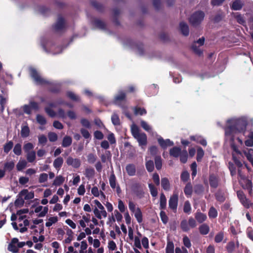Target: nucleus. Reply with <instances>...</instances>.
I'll use <instances>...</instances> for the list:
<instances>
[{
    "label": "nucleus",
    "mask_w": 253,
    "mask_h": 253,
    "mask_svg": "<svg viewBox=\"0 0 253 253\" xmlns=\"http://www.w3.org/2000/svg\"><path fill=\"white\" fill-rule=\"evenodd\" d=\"M30 75L37 84L40 85L48 84V90L53 93H59L61 90V84L58 83H50L42 78L36 69L32 68L30 70Z\"/></svg>",
    "instance_id": "f03ea898"
},
{
    "label": "nucleus",
    "mask_w": 253,
    "mask_h": 253,
    "mask_svg": "<svg viewBox=\"0 0 253 253\" xmlns=\"http://www.w3.org/2000/svg\"><path fill=\"white\" fill-rule=\"evenodd\" d=\"M241 203L247 209L253 208V203L251 200L248 199L246 196H243V198H242Z\"/></svg>",
    "instance_id": "7c9ffc66"
},
{
    "label": "nucleus",
    "mask_w": 253,
    "mask_h": 253,
    "mask_svg": "<svg viewBox=\"0 0 253 253\" xmlns=\"http://www.w3.org/2000/svg\"><path fill=\"white\" fill-rule=\"evenodd\" d=\"M191 211V207L190 202L186 201L184 204L183 211L186 213H189Z\"/></svg>",
    "instance_id": "e2e57ef3"
},
{
    "label": "nucleus",
    "mask_w": 253,
    "mask_h": 253,
    "mask_svg": "<svg viewBox=\"0 0 253 253\" xmlns=\"http://www.w3.org/2000/svg\"><path fill=\"white\" fill-rule=\"evenodd\" d=\"M13 147V142H12V141H8L3 145V149L4 153L6 154H8L9 152V151L12 149Z\"/></svg>",
    "instance_id": "f704fd0d"
},
{
    "label": "nucleus",
    "mask_w": 253,
    "mask_h": 253,
    "mask_svg": "<svg viewBox=\"0 0 253 253\" xmlns=\"http://www.w3.org/2000/svg\"><path fill=\"white\" fill-rule=\"evenodd\" d=\"M65 27V20L62 16L58 18L57 21L53 26L52 28L56 32L63 30Z\"/></svg>",
    "instance_id": "9d476101"
},
{
    "label": "nucleus",
    "mask_w": 253,
    "mask_h": 253,
    "mask_svg": "<svg viewBox=\"0 0 253 253\" xmlns=\"http://www.w3.org/2000/svg\"><path fill=\"white\" fill-rule=\"evenodd\" d=\"M44 110L46 114L51 118H54L56 115V113H55V112L50 107H45Z\"/></svg>",
    "instance_id": "69168bd1"
},
{
    "label": "nucleus",
    "mask_w": 253,
    "mask_h": 253,
    "mask_svg": "<svg viewBox=\"0 0 253 253\" xmlns=\"http://www.w3.org/2000/svg\"><path fill=\"white\" fill-rule=\"evenodd\" d=\"M205 13L199 10L194 12L189 18L190 23L194 27L199 26L205 17Z\"/></svg>",
    "instance_id": "7ed1b4c3"
},
{
    "label": "nucleus",
    "mask_w": 253,
    "mask_h": 253,
    "mask_svg": "<svg viewBox=\"0 0 253 253\" xmlns=\"http://www.w3.org/2000/svg\"><path fill=\"white\" fill-rule=\"evenodd\" d=\"M18 196L19 197H23L24 196V200H31L34 198V192L33 191L29 192L27 189H23L21 190Z\"/></svg>",
    "instance_id": "ddd939ff"
},
{
    "label": "nucleus",
    "mask_w": 253,
    "mask_h": 253,
    "mask_svg": "<svg viewBox=\"0 0 253 253\" xmlns=\"http://www.w3.org/2000/svg\"><path fill=\"white\" fill-rule=\"evenodd\" d=\"M174 245L172 241L168 240L166 248V253H174Z\"/></svg>",
    "instance_id": "e433bc0d"
},
{
    "label": "nucleus",
    "mask_w": 253,
    "mask_h": 253,
    "mask_svg": "<svg viewBox=\"0 0 253 253\" xmlns=\"http://www.w3.org/2000/svg\"><path fill=\"white\" fill-rule=\"evenodd\" d=\"M178 202V195L177 193H173L169 200V207L174 213L177 211Z\"/></svg>",
    "instance_id": "423d86ee"
},
{
    "label": "nucleus",
    "mask_w": 253,
    "mask_h": 253,
    "mask_svg": "<svg viewBox=\"0 0 253 253\" xmlns=\"http://www.w3.org/2000/svg\"><path fill=\"white\" fill-rule=\"evenodd\" d=\"M91 5L99 12H103L104 9L103 5L96 0L90 1Z\"/></svg>",
    "instance_id": "c756f323"
},
{
    "label": "nucleus",
    "mask_w": 253,
    "mask_h": 253,
    "mask_svg": "<svg viewBox=\"0 0 253 253\" xmlns=\"http://www.w3.org/2000/svg\"><path fill=\"white\" fill-rule=\"evenodd\" d=\"M93 24L98 29L102 30L106 29V24L105 22L99 19H95L93 21Z\"/></svg>",
    "instance_id": "a878e982"
},
{
    "label": "nucleus",
    "mask_w": 253,
    "mask_h": 253,
    "mask_svg": "<svg viewBox=\"0 0 253 253\" xmlns=\"http://www.w3.org/2000/svg\"><path fill=\"white\" fill-rule=\"evenodd\" d=\"M199 230L201 235H206L208 234L210 231L209 226L207 224L203 223L199 226Z\"/></svg>",
    "instance_id": "bb28decb"
},
{
    "label": "nucleus",
    "mask_w": 253,
    "mask_h": 253,
    "mask_svg": "<svg viewBox=\"0 0 253 253\" xmlns=\"http://www.w3.org/2000/svg\"><path fill=\"white\" fill-rule=\"evenodd\" d=\"M64 177L62 175H59L56 177L53 182V185L55 186H60L64 182Z\"/></svg>",
    "instance_id": "79ce46f5"
},
{
    "label": "nucleus",
    "mask_w": 253,
    "mask_h": 253,
    "mask_svg": "<svg viewBox=\"0 0 253 253\" xmlns=\"http://www.w3.org/2000/svg\"><path fill=\"white\" fill-rule=\"evenodd\" d=\"M195 218L199 223H203L207 220V216L205 213L197 211L195 214Z\"/></svg>",
    "instance_id": "dca6fc26"
},
{
    "label": "nucleus",
    "mask_w": 253,
    "mask_h": 253,
    "mask_svg": "<svg viewBox=\"0 0 253 253\" xmlns=\"http://www.w3.org/2000/svg\"><path fill=\"white\" fill-rule=\"evenodd\" d=\"M30 128L27 125L24 126H22L21 130V135L23 138L27 137L30 134Z\"/></svg>",
    "instance_id": "473e14b6"
},
{
    "label": "nucleus",
    "mask_w": 253,
    "mask_h": 253,
    "mask_svg": "<svg viewBox=\"0 0 253 253\" xmlns=\"http://www.w3.org/2000/svg\"><path fill=\"white\" fill-rule=\"evenodd\" d=\"M109 183L112 189L116 187V178L114 173L113 172L109 178Z\"/></svg>",
    "instance_id": "ea45409f"
},
{
    "label": "nucleus",
    "mask_w": 253,
    "mask_h": 253,
    "mask_svg": "<svg viewBox=\"0 0 253 253\" xmlns=\"http://www.w3.org/2000/svg\"><path fill=\"white\" fill-rule=\"evenodd\" d=\"M137 139L139 145L142 148L143 146H145L147 143V137L146 134L143 132L141 133V134L139 135L137 138H135Z\"/></svg>",
    "instance_id": "2eb2a0df"
},
{
    "label": "nucleus",
    "mask_w": 253,
    "mask_h": 253,
    "mask_svg": "<svg viewBox=\"0 0 253 253\" xmlns=\"http://www.w3.org/2000/svg\"><path fill=\"white\" fill-rule=\"evenodd\" d=\"M63 159L61 157H57L53 162V167L57 170H59L61 168L63 164Z\"/></svg>",
    "instance_id": "cd10ccee"
},
{
    "label": "nucleus",
    "mask_w": 253,
    "mask_h": 253,
    "mask_svg": "<svg viewBox=\"0 0 253 253\" xmlns=\"http://www.w3.org/2000/svg\"><path fill=\"white\" fill-rule=\"evenodd\" d=\"M180 228L183 232H188L190 230L188 223L186 219H183L181 221Z\"/></svg>",
    "instance_id": "37998d69"
},
{
    "label": "nucleus",
    "mask_w": 253,
    "mask_h": 253,
    "mask_svg": "<svg viewBox=\"0 0 253 253\" xmlns=\"http://www.w3.org/2000/svg\"><path fill=\"white\" fill-rule=\"evenodd\" d=\"M134 113L135 115H143L147 113V111L144 108L135 107L134 108Z\"/></svg>",
    "instance_id": "c03bdc74"
},
{
    "label": "nucleus",
    "mask_w": 253,
    "mask_h": 253,
    "mask_svg": "<svg viewBox=\"0 0 253 253\" xmlns=\"http://www.w3.org/2000/svg\"><path fill=\"white\" fill-rule=\"evenodd\" d=\"M184 192L187 197H190L193 192V186L191 182H188L184 188Z\"/></svg>",
    "instance_id": "5701e85b"
},
{
    "label": "nucleus",
    "mask_w": 253,
    "mask_h": 253,
    "mask_svg": "<svg viewBox=\"0 0 253 253\" xmlns=\"http://www.w3.org/2000/svg\"><path fill=\"white\" fill-rule=\"evenodd\" d=\"M160 216L162 222L165 224H167L168 222L169 218L166 212L162 210L160 213Z\"/></svg>",
    "instance_id": "bf43d9fd"
},
{
    "label": "nucleus",
    "mask_w": 253,
    "mask_h": 253,
    "mask_svg": "<svg viewBox=\"0 0 253 253\" xmlns=\"http://www.w3.org/2000/svg\"><path fill=\"white\" fill-rule=\"evenodd\" d=\"M58 221V218L57 216L50 217L48 219V221L45 223V226L46 227L51 226L52 224L57 222Z\"/></svg>",
    "instance_id": "0e129e2a"
},
{
    "label": "nucleus",
    "mask_w": 253,
    "mask_h": 253,
    "mask_svg": "<svg viewBox=\"0 0 253 253\" xmlns=\"http://www.w3.org/2000/svg\"><path fill=\"white\" fill-rule=\"evenodd\" d=\"M1 93H0V105L1 107V112H3L5 108V105L7 103L8 100V94L7 92L4 89L0 90Z\"/></svg>",
    "instance_id": "6e6552de"
},
{
    "label": "nucleus",
    "mask_w": 253,
    "mask_h": 253,
    "mask_svg": "<svg viewBox=\"0 0 253 253\" xmlns=\"http://www.w3.org/2000/svg\"><path fill=\"white\" fill-rule=\"evenodd\" d=\"M167 206V198L164 194L161 193L160 198V209L164 210L166 209Z\"/></svg>",
    "instance_id": "393cba45"
},
{
    "label": "nucleus",
    "mask_w": 253,
    "mask_h": 253,
    "mask_svg": "<svg viewBox=\"0 0 253 253\" xmlns=\"http://www.w3.org/2000/svg\"><path fill=\"white\" fill-rule=\"evenodd\" d=\"M204 155V151L201 147H199L197 149L196 160L197 162H201Z\"/></svg>",
    "instance_id": "3c124183"
},
{
    "label": "nucleus",
    "mask_w": 253,
    "mask_h": 253,
    "mask_svg": "<svg viewBox=\"0 0 253 253\" xmlns=\"http://www.w3.org/2000/svg\"><path fill=\"white\" fill-rule=\"evenodd\" d=\"M36 153L35 151H31L27 153V159L30 163H33L36 159Z\"/></svg>",
    "instance_id": "09e8293b"
},
{
    "label": "nucleus",
    "mask_w": 253,
    "mask_h": 253,
    "mask_svg": "<svg viewBox=\"0 0 253 253\" xmlns=\"http://www.w3.org/2000/svg\"><path fill=\"white\" fill-rule=\"evenodd\" d=\"M214 196L215 199L220 203H223L226 200L224 193L221 190H218Z\"/></svg>",
    "instance_id": "aec40b11"
},
{
    "label": "nucleus",
    "mask_w": 253,
    "mask_h": 253,
    "mask_svg": "<svg viewBox=\"0 0 253 253\" xmlns=\"http://www.w3.org/2000/svg\"><path fill=\"white\" fill-rule=\"evenodd\" d=\"M158 142L161 147L163 149H166L168 147L172 146L174 145L173 142L170 139H164L161 136L158 138Z\"/></svg>",
    "instance_id": "1a4fd4ad"
},
{
    "label": "nucleus",
    "mask_w": 253,
    "mask_h": 253,
    "mask_svg": "<svg viewBox=\"0 0 253 253\" xmlns=\"http://www.w3.org/2000/svg\"><path fill=\"white\" fill-rule=\"evenodd\" d=\"M179 29L181 34L184 36H188L189 34V29L188 25L184 22L179 23Z\"/></svg>",
    "instance_id": "f3484780"
},
{
    "label": "nucleus",
    "mask_w": 253,
    "mask_h": 253,
    "mask_svg": "<svg viewBox=\"0 0 253 253\" xmlns=\"http://www.w3.org/2000/svg\"><path fill=\"white\" fill-rule=\"evenodd\" d=\"M28 212H29V210L28 209H21V210L17 211V212H16V214L17 215L19 216V217L18 218V220L19 221H21L22 220H23L24 218H25L26 217V216L24 215V214H22L27 213Z\"/></svg>",
    "instance_id": "c9c22d12"
},
{
    "label": "nucleus",
    "mask_w": 253,
    "mask_h": 253,
    "mask_svg": "<svg viewBox=\"0 0 253 253\" xmlns=\"http://www.w3.org/2000/svg\"><path fill=\"white\" fill-rule=\"evenodd\" d=\"M131 189L136 196L139 199L144 197V192L142 185L139 183H134L131 185Z\"/></svg>",
    "instance_id": "0eeeda50"
},
{
    "label": "nucleus",
    "mask_w": 253,
    "mask_h": 253,
    "mask_svg": "<svg viewBox=\"0 0 253 253\" xmlns=\"http://www.w3.org/2000/svg\"><path fill=\"white\" fill-rule=\"evenodd\" d=\"M247 137L248 139L245 141V145L248 147L253 146V131H250Z\"/></svg>",
    "instance_id": "72a5a7b5"
},
{
    "label": "nucleus",
    "mask_w": 253,
    "mask_h": 253,
    "mask_svg": "<svg viewBox=\"0 0 253 253\" xmlns=\"http://www.w3.org/2000/svg\"><path fill=\"white\" fill-rule=\"evenodd\" d=\"M128 208L132 212L134 213V216L137 221L139 223H141L143 221L142 213L141 209L138 207L135 209V204L132 201L129 202Z\"/></svg>",
    "instance_id": "20e7f679"
},
{
    "label": "nucleus",
    "mask_w": 253,
    "mask_h": 253,
    "mask_svg": "<svg viewBox=\"0 0 253 253\" xmlns=\"http://www.w3.org/2000/svg\"><path fill=\"white\" fill-rule=\"evenodd\" d=\"M228 125L225 128V134L227 136H231V141L234 140V135L243 133L245 136L247 121L243 118L230 119L228 120Z\"/></svg>",
    "instance_id": "f257e3e1"
},
{
    "label": "nucleus",
    "mask_w": 253,
    "mask_h": 253,
    "mask_svg": "<svg viewBox=\"0 0 253 253\" xmlns=\"http://www.w3.org/2000/svg\"><path fill=\"white\" fill-rule=\"evenodd\" d=\"M155 164L157 170H160L162 167V160L160 156H156L155 157Z\"/></svg>",
    "instance_id": "a19ab883"
},
{
    "label": "nucleus",
    "mask_w": 253,
    "mask_h": 253,
    "mask_svg": "<svg viewBox=\"0 0 253 253\" xmlns=\"http://www.w3.org/2000/svg\"><path fill=\"white\" fill-rule=\"evenodd\" d=\"M66 162L68 166H71L75 169L79 168L81 164L80 159L78 158L74 159L70 156L67 158Z\"/></svg>",
    "instance_id": "9b49d317"
},
{
    "label": "nucleus",
    "mask_w": 253,
    "mask_h": 253,
    "mask_svg": "<svg viewBox=\"0 0 253 253\" xmlns=\"http://www.w3.org/2000/svg\"><path fill=\"white\" fill-rule=\"evenodd\" d=\"M126 93L124 91L121 90L115 96L113 102L115 104L122 108H124V106L122 103L126 102Z\"/></svg>",
    "instance_id": "39448f33"
},
{
    "label": "nucleus",
    "mask_w": 253,
    "mask_h": 253,
    "mask_svg": "<svg viewBox=\"0 0 253 253\" xmlns=\"http://www.w3.org/2000/svg\"><path fill=\"white\" fill-rule=\"evenodd\" d=\"M131 131L132 135L134 138H137V137L139 135L141 134V133H139V130L138 127H137V126L135 125H134L133 126H132Z\"/></svg>",
    "instance_id": "4d7b16f0"
},
{
    "label": "nucleus",
    "mask_w": 253,
    "mask_h": 253,
    "mask_svg": "<svg viewBox=\"0 0 253 253\" xmlns=\"http://www.w3.org/2000/svg\"><path fill=\"white\" fill-rule=\"evenodd\" d=\"M193 189L195 194L197 195H201L204 192V187L202 184H198L194 185Z\"/></svg>",
    "instance_id": "4c0bfd02"
},
{
    "label": "nucleus",
    "mask_w": 253,
    "mask_h": 253,
    "mask_svg": "<svg viewBox=\"0 0 253 253\" xmlns=\"http://www.w3.org/2000/svg\"><path fill=\"white\" fill-rule=\"evenodd\" d=\"M182 152L180 148L176 146L173 147L169 150L170 155L175 158L179 157Z\"/></svg>",
    "instance_id": "412c9836"
},
{
    "label": "nucleus",
    "mask_w": 253,
    "mask_h": 253,
    "mask_svg": "<svg viewBox=\"0 0 253 253\" xmlns=\"http://www.w3.org/2000/svg\"><path fill=\"white\" fill-rule=\"evenodd\" d=\"M148 187L149 188L150 193L152 196L153 197H156L158 195L157 189L152 183H149L148 184Z\"/></svg>",
    "instance_id": "8fccbe9b"
},
{
    "label": "nucleus",
    "mask_w": 253,
    "mask_h": 253,
    "mask_svg": "<svg viewBox=\"0 0 253 253\" xmlns=\"http://www.w3.org/2000/svg\"><path fill=\"white\" fill-rule=\"evenodd\" d=\"M127 173L129 176H134L136 173V167L133 164H128L126 168Z\"/></svg>",
    "instance_id": "b1692460"
},
{
    "label": "nucleus",
    "mask_w": 253,
    "mask_h": 253,
    "mask_svg": "<svg viewBox=\"0 0 253 253\" xmlns=\"http://www.w3.org/2000/svg\"><path fill=\"white\" fill-rule=\"evenodd\" d=\"M48 137L49 140L50 142H55L58 139V136H57V134L53 132H49L48 133Z\"/></svg>",
    "instance_id": "774afa93"
},
{
    "label": "nucleus",
    "mask_w": 253,
    "mask_h": 253,
    "mask_svg": "<svg viewBox=\"0 0 253 253\" xmlns=\"http://www.w3.org/2000/svg\"><path fill=\"white\" fill-rule=\"evenodd\" d=\"M15 201L14 205L16 207H21L23 206L24 204V199L22 198V197H19Z\"/></svg>",
    "instance_id": "680f3d73"
},
{
    "label": "nucleus",
    "mask_w": 253,
    "mask_h": 253,
    "mask_svg": "<svg viewBox=\"0 0 253 253\" xmlns=\"http://www.w3.org/2000/svg\"><path fill=\"white\" fill-rule=\"evenodd\" d=\"M161 186L163 189L166 191H168L170 189V184L169 181V180L167 177H163L161 179Z\"/></svg>",
    "instance_id": "4be33fe9"
},
{
    "label": "nucleus",
    "mask_w": 253,
    "mask_h": 253,
    "mask_svg": "<svg viewBox=\"0 0 253 253\" xmlns=\"http://www.w3.org/2000/svg\"><path fill=\"white\" fill-rule=\"evenodd\" d=\"M13 151L17 156H20L22 154L21 145L20 143H17L15 145Z\"/></svg>",
    "instance_id": "603ef678"
},
{
    "label": "nucleus",
    "mask_w": 253,
    "mask_h": 253,
    "mask_svg": "<svg viewBox=\"0 0 253 253\" xmlns=\"http://www.w3.org/2000/svg\"><path fill=\"white\" fill-rule=\"evenodd\" d=\"M36 120L37 122L41 125H45L46 124V119L40 114L37 115Z\"/></svg>",
    "instance_id": "6e6d98bb"
},
{
    "label": "nucleus",
    "mask_w": 253,
    "mask_h": 253,
    "mask_svg": "<svg viewBox=\"0 0 253 253\" xmlns=\"http://www.w3.org/2000/svg\"><path fill=\"white\" fill-rule=\"evenodd\" d=\"M232 15L234 18L236 20L237 22L243 26H245L246 24L245 19H244L243 15L239 12L232 13Z\"/></svg>",
    "instance_id": "6ab92c4d"
},
{
    "label": "nucleus",
    "mask_w": 253,
    "mask_h": 253,
    "mask_svg": "<svg viewBox=\"0 0 253 253\" xmlns=\"http://www.w3.org/2000/svg\"><path fill=\"white\" fill-rule=\"evenodd\" d=\"M226 249L228 253H233L235 249V243L233 241L228 242L226 245Z\"/></svg>",
    "instance_id": "49530a36"
},
{
    "label": "nucleus",
    "mask_w": 253,
    "mask_h": 253,
    "mask_svg": "<svg viewBox=\"0 0 253 253\" xmlns=\"http://www.w3.org/2000/svg\"><path fill=\"white\" fill-rule=\"evenodd\" d=\"M18 242V239L17 238H13L11 239L10 243L8 244L7 250L12 252V253H18L19 250L17 246L15 244Z\"/></svg>",
    "instance_id": "f8f14e48"
},
{
    "label": "nucleus",
    "mask_w": 253,
    "mask_h": 253,
    "mask_svg": "<svg viewBox=\"0 0 253 253\" xmlns=\"http://www.w3.org/2000/svg\"><path fill=\"white\" fill-rule=\"evenodd\" d=\"M34 148V145L31 142H28L24 145L23 150L24 152L27 153L30 152V151Z\"/></svg>",
    "instance_id": "338daca9"
},
{
    "label": "nucleus",
    "mask_w": 253,
    "mask_h": 253,
    "mask_svg": "<svg viewBox=\"0 0 253 253\" xmlns=\"http://www.w3.org/2000/svg\"><path fill=\"white\" fill-rule=\"evenodd\" d=\"M244 3L241 0H234L230 4V8L233 10H240L242 9Z\"/></svg>",
    "instance_id": "4468645a"
},
{
    "label": "nucleus",
    "mask_w": 253,
    "mask_h": 253,
    "mask_svg": "<svg viewBox=\"0 0 253 253\" xmlns=\"http://www.w3.org/2000/svg\"><path fill=\"white\" fill-rule=\"evenodd\" d=\"M218 212L216 209L211 207L208 212V215L210 218H215L217 216Z\"/></svg>",
    "instance_id": "58836bf2"
},
{
    "label": "nucleus",
    "mask_w": 253,
    "mask_h": 253,
    "mask_svg": "<svg viewBox=\"0 0 253 253\" xmlns=\"http://www.w3.org/2000/svg\"><path fill=\"white\" fill-rule=\"evenodd\" d=\"M190 175L187 171H183L180 175V178L181 181L184 182H187L189 179Z\"/></svg>",
    "instance_id": "052dcab7"
},
{
    "label": "nucleus",
    "mask_w": 253,
    "mask_h": 253,
    "mask_svg": "<svg viewBox=\"0 0 253 253\" xmlns=\"http://www.w3.org/2000/svg\"><path fill=\"white\" fill-rule=\"evenodd\" d=\"M146 168L148 171L152 172L154 170V162L152 160H149L146 163Z\"/></svg>",
    "instance_id": "13d9d810"
},
{
    "label": "nucleus",
    "mask_w": 253,
    "mask_h": 253,
    "mask_svg": "<svg viewBox=\"0 0 253 253\" xmlns=\"http://www.w3.org/2000/svg\"><path fill=\"white\" fill-rule=\"evenodd\" d=\"M72 143V137L70 136L66 135L63 138L62 146L64 148L70 146Z\"/></svg>",
    "instance_id": "c85d7f7f"
},
{
    "label": "nucleus",
    "mask_w": 253,
    "mask_h": 253,
    "mask_svg": "<svg viewBox=\"0 0 253 253\" xmlns=\"http://www.w3.org/2000/svg\"><path fill=\"white\" fill-rule=\"evenodd\" d=\"M73 232L72 230L70 229H68L67 231V234L68 235V237L67 238L65 241L64 242L66 244H70L71 241L73 240Z\"/></svg>",
    "instance_id": "864d4df0"
},
{
    "label": "nucleus",
    "mask_w": 253,
    "mask_h": 253,
    "mask_svg": "<svg viewBox=\"0 0 253 253\" xmlns=\"http://www.w3.org/2000/svg\"><path fill=\"white\" fill-rule=\"evenodd\" d=\"M209 183L211 187L216 188L218 186V177L213 174H211L209 176Z\"/></svg>",
    "instance_id": "a211bd4d"
},
{
    "label": "nucleus",
    "mask_w": 253,
    "mask_h": 253,
    "mask_svg": "<svg viewBox=\"0 0 253 253\" xmlns=\"http://www.w3.org/2000/svg\"><path fill=\"white\" fill-rule=\"evenodd\" d=\"M85 176L89 179L92 177L95 174V170L93 168H86L85 170Z\"/></svg>",
    "instance_id": "a18cd8bd"
},
{
    "label": "nucleus",
    "mask_w": 253,
    "mask_h": 253,
    "mask_svg": "<svg viewBox=\"0 0 253 253\" xmlns=\"http://www.w3.org/2000/svg\"><path fill=\"white\" fill-rule=\"evenodd\" d=\"M111 121L113 124L115 126H119L120 125V120L119 116L114 113L111 116Z\"/></svg>",
    "instance_id": "de8ad7c7"
},
{
    "label": "nucleus",
    "mask_w": 253,
    "mask_h": 253,
    "mask_svg": "<svg viewBox=\"0 0 253 253\" xmlns=\"http://www.w3.org/2000/svg\"><path fill=\"white\" fill-rule=\"evenodd\" d=\"M15 164L13 161L6 162L4 164L3 170L6 171H11L14 168Z\"/></svg>",
    "instance_id": "2f4dec72"
},
{
    "label": "nucleus",
    "mask_w": 253,
    "mask_h": 253,
    "mask_svg": "<svg viewBox=\"0 0 253 253\" xmlns=\"http://www.w3.org/2000/svg\"><path fill=\"white\" fill-rule=\"evenodd\" d=\"M180 161L182 164H185L187 161L188 154L186 150H184L180 155Z\"/></svg>",
    "instance_id": "5fc2aeb1"
}]
</instances>
